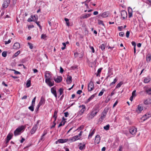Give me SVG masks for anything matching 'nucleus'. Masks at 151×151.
I'll use <instances>...</instances> for the list:
<instances>
[{"label":"nucleus","instance_id":"nucleus-41","mask_svg":"<svg viewBox=\"0 0 151 151\" xmlns=\"http://www.w3.org/2000/svg\"><path fill=\"white\" fill-rule=\"evenodd\" d=\"M34 106H32V105H31V106H29L28 107V108L30 110L32 111L34 110Z\"/></svg>","mask_w":151,"mask_h":151},{"label":"nucleus","instance_id":"nucleus-1","mask_svg":"<svg viewBox=\"0 0 151 151\" xmlns=\"http://www.w3.org/2000/svg\"><path fill=\"white\" fill-rule=\"evenodd\" d=\"M24 129L25 127L23 126H21L19 127L14 131V135L16 136L20 134L21 133L24 131Z\"/></svg>","mask_w":151,"mask_h":151},{"label":"nucleus","instance_id":"nucleus-9","mask_svg":"<svg viewBox=\"0 0 151 151\" xmlns=\"http://www.w3.org/2000/svg\"><path fill=\"white\" fill-rule=\"evenodd\" d=\"M99 110L98 109H94L93 111L91 113V114L90 116V117L91 118H93L94 116H95L97 113L98 112Z\"/></svg>","mask_w":151,"mask_h":151},{"label":"nucleus","instance_id":"nucleus-52","mask_svg":"<svg viewBox=\"0 0 151 151\" xmlns=\"http://www.w3.org/2000/svg\"><path fill=\"white\" fill-rule=\"evenodd\" d=\"M83 127H84L83 126V125L81 126L80 127H79L76 130H75L74 131V132H75V131H76L77 130H78V129H82L83 128Z\"/></svg>","mask_w":151,"mask_h":151},{"label":"nucleus","instance_id":"nucleus-60","mask_svg":"<svg viewBox=\"0 0 151 151\" xmlns=\"http://www.w3.org/2000/svg\"><path fill=\"white\" fill-rule=\"evenodd\" d=\"M64 71V70L61 67H60V73H62Z\"/></svg>","mask_w":151,"mask_h":151},{"label":"nucleus","instance_id":"nucleus-43","mask_svg":"<svg viewBox=\"0 0 151 151\" xmlns=\"http://www.w3.org/2000/svg\"><path fill=\"white\" fill-rule=\"evenodd\" d=\"M47 37V36H46V35L45 34H42V35H41V38L42 39H44Z\"/></svg>","mask_w":151,"mask_h":151},{"label":"nucleus","instance_id":"nucleus-29","mask_svg":"<svg viewBox=\"0 0 151 151\" xmlns=\"http://www.w3.org/2000/svg\"><path fill=\"white\" fill-rule=\"evenodd\" d=\"M150 81V78L149 77L145 78L144 80L145 83H147Z\"/></svg>","mask_w":151,"mask_h":151},{"label":"nucleus","instance_id":"nucleus-30","mask_svg":"<svg viewBox=\"0 0 151 151\" xmlns=\"http://www.w3.org/2000/svg\"><path fill=\"white\" fill-rule=\"evenodd\" d=\"M63 90H64L63 88H60L59 89V97L63 94Z\"/></svg>","mask_w":151,"mask_h":151},{"label":"nucleus","instance_id":"nucleus-8","mask_svg":"<svg viewBox=\"0 0 151 151\" xmlns=\"http://www.w3.org/2000/svg\"><path fill=\"white\" fill-rule=\"evenodd\" d=\"M122 17L123 19L126 18L127 17V13L126 11L122 10L121 12Z\"/></svg>","mask_w":151,"mask_h":151},{"label":"nucleus","instance_id":"nucleus-50","mask_svg":"<svg viewBox=\"0 0 151 151\" xmlns=\"http://www.w3.org/2000/svg\"><path fill=\"white\" fill-rule=\"evenodd\" d=\"M20 53V51L19 50L17 52H16L14 55L15 57H17Z\"/></svg>","mask_w":151,"mask_h":151},{"label":"nucleus","instance_id":"nucleus-21","mask_svg":"<svg viewBox=\"0 0 151 151\" xmlns=\"http://www.w3.org/2000/svg\"><path fill=\"white\" fill-rule=\"evenodd\" d=\"M128 11L129 12V17L130 18L132 15V8L129 7L128 9Z\"/></svg>","mask_w":151,"mask_h":151},{"label":"nucleus","instance_id":"nucleus-15","mask_svg":"<svg viewBox=\"0 0 151 151\" xmlns=\"http://www.w3.org/2000/svg\"><path fill=\"white\" fill-rule=\"evenodd\" d=\"M51 92L54 95L56 98H57V95L56 89L55 87H53L51 88Z\"/></svg>","mask_w":151,"mask_h":151},{"label":"nucleus","instance_id":"nucleus-7","mask_svg":"<svg viewBox=\"0 0 151 151\" xmlns=\"http://www.w3.org/2000/svg\"><path fill=\"white\" fill-rule=\"evenodd\" d=\"M151 116V114L149 113H147L142 116V119L143 121H145Z\"/></svg>","mask_w":151,"mask_h":151},{"label":"nucleus","instance_id":"nucleus-53","mask_svg":"<svg viewBox=\"0 0 151 151\" xmlns=\"http://www.w3.org/2000/svg\"><path fill=\"white\" fill-rule=\"evenodd\" d=\"M129 31H127L126 33V37L127 38L129 37Z\"/></svg>","mask_w":151,"mask_h":151},{"label":"nucleus","instance_id":"nucleus-35","mask_svg":"<svg viewBox=\"0 0 151 151\" xmlns=\"http://www.w3.org/2000/svg\"><path fill=\"white\" fill-rule=\"evenodd\" d=\"M110 127V125L109 124H107L106 126H105L104 127V129L106 130H108L109 129V128Z\"/></svg>","mask_w":151,"mask_h":151},{"label":"nucleus","instance_id":"nucleus-4","mask_svg":"<svg viewBox=\"0 0 151 151\" xmlns=\"http://www.w3.org/2000/svg\"><path fill=\"white\" fill-rule=\"evenodd\" d=\"M46 83L50 87L54 85V81L52 79L47 80H45Z\"/></svg>","mask_w":151,"mask_h":151},{"label":"nucleus","instance_id":"nucleus-44","mask_svg":"<svg viewBox=\"0 0 151 151\" xmlns=\"http://www.w3.org/2000/svg\"><path fill=\"white\" fill-rule=\"evenodd\" d=\"M105 91V90L103 89L102 91L99 94V96H101L103 94L104 92Z\"/></svg>","mask_w":151,"mask_h":151},{"label":"nucleus","instance_id":"nucleus-37","mask_svg":"<svg viewBox=\"0 0 151 151\" xmlns=\"http://www.w3.org/2000/svg\"><path fill=\"white\" fill-rule=\"evenodd\" d=\"M105 47L106 46L104 44H102L99 47L102 50H103L105 49Z\"/></svg>","mask_w":151,"mask_h":151},{"label":"nucleus","instance_id":"nucleus-58","mask_svg":"<svg viewBox=\"0 0 151 151\" xmlns=\"http://www.w3.org/2000/svg\"><path fill=\"white\" fill-rule=\"evenodd\" d=\"M118 28L119 30L120 31L122 30L123 29V26L118 27Z\"/></svg>","mask_w":151,"mask_h":151},{"label":"nucleus","instance_id":"nucleus-31","mask_svg":"<svg viewBox=\"0 0 151 151\" xmlns=\"http://www.w3.org/2000/svg\"><path fill=\"white\" fill-rule=\"evenodd\" d=\"M94 133V130H93L90 133L88 136V139L90 138L92 136L93 134Z\"/></svg>","mask_w":151,"mask_h":151},{"label":"nucleus","instance_id":"nucleus-33","mask_svg":"<svg viewBox=\"0 0 151 151\" xmlns=\"http://www.w3.org/2000/svg\"><path fill=\"white\" fill-rule=\"evenodd\" d=\"M123 84V83L122 82H120L119 83L117 84L116 85L115 88H119L120 87V86L122 85V84Z\"/></svg>","mask_w":151,"mask_h":151},{"label":"nucleus","instance_id":"nucleus-36","mask_svg":"<svg viewBox=\"0 0 151 151\" xmlns=\"http://www.w3.org/2000/svg\"><path fill=\"white\" fill-rule=\"evenodd\" d=\"M31 84V81L30 80H28L27 81V82L26 83V86L28 88L30 86Z\"/></svg>","mask_w":151,"mask_h":151},{"label":"nucleus","instance_id":"nucleus-25","mask_svg":"<svg viewBox=\"0 0 151 151\" xmlns=\"http://www.w3.org/2000/svg\"><path fill=\"white\" fill-rule=\"evenodd\" d=\"M151 60V55L150 54L147 55L146 57V61L147 62H149Z\"/></svg>","mask_w":151,"mask_h":151},{"label":"nucleus","instance_id":"nucleus-62","mask_svg":"<svg viewBox=\"0 0 151 151\" xmlns=\"http://www.w3.org/2000/svg\"><path fill=\"white\" fill-rule=\"evenodd\" d=\"M11 40H9L7 41H5V44L6 45L10 43Z\"/></svg>","mask_w":151,"mask_h":151},{"label":"nucleus","instance_id":"nucleus-49","mask_svg":"<svg viewBox=\"0 0 151 151\" xmlns=\"http://www.w3.org/2000/svg\"><path fill=\"white\" fill-rule=\"evenodd\" d=\"M35 23L37 24V25L39 26L40 29H41L42 27L40 24V22H37V21H36Z\"/></svg>","mask_w":151,"mask_h":151},{"label":"nucleus","instance_id":"nucleus-51","mask_svg":"<svg viewBox=\"0 0 151 151\" xmlns=\"http://www.w3.org/2000/svg\"><path fill=\"white\" fill-rule=\"evenodd\" d=\"M105 116H104L102 114L101 117L99 119L100 121H102L105 118Z\"/></svg>","mask_w":151,"mask_h":151},{"label":"nucleus","instance_id":"nucleus-2","mask_svg":"<svg viewBox=\"0 0 151 151\" xmlns=\"http://www.w3.org/2000/svg\"><path fill=\"white\" fill-rule=\"evenodd\" d=\"M94 88V84L92 81H91L88 84V91H92Z\"/></svg>","mask_w":151,"mask_h":151},{"label":"nucleus","instance_id":"nucleus-11","mask_svg":"<svg viewBox=\"0 0 151 151\" xmlns=\"http://www.w3.org/2000/svg\"><path fill=\"white\" fill-rule=\"evenodd\" d=\"M69 141L68 139H60L58 140L55 142L56 144H57L58 142L60 143H64L65 142L68 141Z\"/></svg>","mask_w":151,"mask_h":151},{"label":"nucleus","instance_id":"nucleus-17","mask_svg":"<svg viewBox=\"0 0 151 151\" xmlns=\"http://www.w3.org/2000/svg\"><path fill=\"white\" fill-rule=\"evenodd\" d=\"M13 47L14 49H19L20 47V44L19 43L16 42L14 44Z\"/></svg>","mask_w":151,"mask_h":151},{"label":"nucleus","instance_id":"nucleus-45","mask_svg":"<svg viewBox=\"0 0 151 151\" xmlns=\"http://www.w3.org/2000/svg\"><path fill=\"white\" fill-rule=\"evenodd\" d=\"M28 45L30 49H32L33 48V45L32 43L28 42Z\"/></svg>","mask_w":151,"mask_h":151},{"label":"nucleus","instance_id":"nucleus-59","mask_svg":"<svg viewBox=\"0 0 151 151\" xmlns=\"http://www.w3.org/2000/svg\"><path fill=\"white\" fill-rule=\"evenodd\" d=\"M65 124V122H63V124H62V123L61 122L58 125V127H59L63 125H64Z\"/></svg>","mask_w":151,"mask_h":151},{"label":"nucleus","instance_id":"nucleus-64","mask_svg":"<svg viewBox=\"0 0 151 151\" xmlns=\"http://www.w3.org/2000/svg\"><path fill=\"white\" fill-rule=\"evenodd\" d=\"M118 103V101H116L114 104L113 105V107H115L116 106L117 104Z\"/></svg>","mask_w":151,"mask_h":151},{"label":"nucleus","instance_id":"nucleus-14","mask_svg":"<svg viewBox=\"0 0 151 151\" xmlns=\"http://www.w3.org/2000/svg\"><path fill=\"white\" fill-rule=\"evenodd\" d=\"M45 102V98L43 97L42 96L40 99V101L39 103V106H40L42 104H44Z\"/></svg>","mask_w":151,"mask_h":151},{"label":"nucleus","instance_id":"nucleus-63","mask_svg":"<svg viewBox=\"0 0 151 151\" xmlns=\"http://www.w3.org/2000/svg\"><path fill=\"white\" fill-rule=\"evenodd\" d=\"M132 45H133L134 46V47H136V43L132 41Z\"/></svg>","mask_w":151,"mask_h":151},{"label":"nucleus","instance_id":"nucleus-5","mask_svg":"<svg viewBox=\"0 0 151 151\" xmlns=\"http://www.w3.org/2000/svg\"><path fill=\"white\" fill-rule=\"evenodd\" d=\"M10 1L9 0H4L2 4V7L4 8H6L9 6Z\"/></svg>","mask_w":151,"mask_h":151},{"label":"nucleus","instance_id":"nucleus-10","mask_svg":"<svg viewBox=\"0 0 151 151\" xmlns=\"http://www.w3.org/2000/svg\"><path fill=\"white\" fill-rule=\"evenodd\" d=\"M79 107H81L82 109L80 110L79 111V113L80 114H82L83 112L85 111L86 110V108L85 105H80L79 106Z\"/></svg>","mask_w":151,"mask_h":151},{"label":"nucleus","instance_id":"nucleus-48","mask_svg":"<svg viewBox=\"0 0 151 151\" xmlns=\"http://www.w3.org/2000/svg\"><path fill=\"white\" fill-rule=\"evenodd\" d=\"M12 70L14 71V73L15 74H20V72H19V71H16L15 70L12 69Z\"/></svg>","mask_w":151,"mask_h":151},{"label":"nucleus","instance_id":"nucleus-19","mask_svg":"<svg viewBox=\"0 0 151 151\" xmlns=\"http://www.w3.org/2000/svg\"><path fill=\"white\" fill-rule=\"evenodd\" d=\"M66 82L68 84H70L72 82V77L69 76L68 75L67 79L66 80Z\"/></svg>","mask_w":151,"mask_h":151},{"label":"nucleus","instance_id":"nucleus-54","mask_svg":"<svg viewBox=\"0 0 151 151\" xmlns=\"http://www.w3.org/2000/svg\"><path fill=\"white\" fill-rule=\"evenodd\" d=\"M136 90H134L133 92H132V96H133V97L134 96H136V94H135V93H136Z\"/></svg>","mask_w":151,"mask_h":151},{"label":"nucleus","instance_id":"nucleus-46","mask_svg":"<svg viewBox=\"0 0 151 151\" xmlns=\"http://www.w3.org/2000/svg\"><path fill=\"white\" fill-rule=\"evenodd\" d=\"M2 56L4 57H6L7 55V52L6 51H4L2 53Z\"/></svg>","mask_w":151,"mask_h":151},{"label":"nucleus","instance_id":"nucleus-47","mask_svg":"<svg viewBox=\"0 0 151 151\" xmlns=\"http://www.w3.org/2000/svg\"><path fill=\"white\" fill-rule=\"evenodd\" d=\"M85 148V145H81L79 147V149L80 150H82Z\"/></svg>","mask_w":151,"mask_h":151},{"label":"nucleus","instance_id":"nucleus-20","mask_svg":"<svg viewBox=\"0 0 151 151\" xmlns=\"http://www.w3.org/2000/svg\"><path fill=\"white\" fill-rule=\"evenodd\" d=\"M54 80L57 83H60L62 80V77L60 76H58L56 78H54Z\"/></svg>","mask_w":151,"mask_h":151},{"label":"nucleus","instance_id":"nucleus-61","mask_svg":"<svg viewBox=\"0 0 151 151\" xmlns=\"http://www.w3.org/2000/svg\"><path fill=\"white\" fill-rule=\"evenodd\" d=\"M90 48L91 49L92 52L93 53H94L95 52V50L94 49V48L93 47L90 46Z\"/></svg>","mask_w":151,"mask_h":151},{"label":"nucleus","instance_id":"nucleus-24","mask_svg":"<svg viewBox=\"0 0 151 151\" xmlns=\"http://www.w3.org/2000/svg\"><path fill=\"white\" fill-rule=\"evenodd\" d=\"M109 15V12H105L102 14L101 17H106L108 16Z\"/></svg>","mask_w":151,"mask_h":151},{"label":"nucleus","instance_id":"nucleus-28","mask_svg":"<svg viewBox=\"0 0 151 151\" xmlns=\"http://www.w3.org/2000/svg\"><path fill=\"white\" fill-rule=\"evenodd\" d=\"M138 111L139 112H140L143 110V108L140 105H139L137 107Z\"/></svg>","mask_w":151,"mask_h":151},{"label":"nucleus","instance_id":"nucleus-13","mask_svg":"<svg viewBox=\"0 0 151 151\" xmlns=\"http://www.w3.org/2000/svg\"><path fill=\"white\" fill-rule=\"evenodd\" d=\"M37 129V127L36 124L34 126L31 130V134H34L35 132Z\"/></svg>","mask_w":151,"mask_h":151},{"label":"nucleus","instance_id":"nucleus-16","mask_svg":"<svg viewBox=\"0 0 151 151\" xmlns=\"http://www.w3.org/2000/svg\"><path fill=\"white\" fill-rule=\"evenodd\" d=\"M91 15V14H86L82 15L80 17V18L81 19L87 18L90 17Z\"/></svg>","mask_w":151,"mask_h":151},{"label":"nucleus","instance_id":"nucleus-22","mask_svg":"<svg viewBox=\"0 0 151 151\" xmlns=\"http://www.w3.org/2000/svg\"><path fill=\"white\" fill-rule=\"evenodd\" d=\"M68 140L70 142H74L77 140H78V139L76 137H75V136L68 139Z\"/></svg>","mask_w":151,"mask_h":151},{"label":"nucleus","instance_id":"nucleus-18","mask_svg":"<svg viewBox=\"0 0 151 151\" xmlns=\"http://www.w3.org/2000/svg\"><path fill=\"white\" fill-rule=\"evenodd\" d=\"M144 103L145 105L150 104H151V100L150 99H147L144 101Z\"/></svg>","mask_w":151,"mask_h":151},{"label":"nucleus","instance_id":"nucleus-12","mask_svg":"<svg viewBox=\"0 0 151 151\" xmlns=\"http://www.w3.org/2000/svg\"><path fill=\"white\" fill-rule=\"evenodd\" d=\"M101 139V138L99 135L98 134L95 137L94 142H95L97 144L99 143Z\"/></svg>","mask_w":151,"mask_h":151},{"label":"nucleus","instance_id":"nucleus-42","mask_svg":"<svg viewBox=\"0 0 151 151\" xmlns=\"http://www.w3.org/2000/svg\"><path fill=\"white\" fill-rule=\"evenodd\" d=\"M36 98V97H35L34 99H32V106H35V99Z\"/></svg>","mask_w":151,"mask_h":151},{"label":"nucleus","instance_id":"nucleus-26","mask_svg":"<svg viewBox=\"0 0 151 151\" xmlns=\"http://www.w3.org/2000/svg\"><path fill=\"white\" fill-rule=\"evenodd\" d=\"M12 134H9L7 137V142H8L10 140V139L12 138Z\"/></svg>","mask_w":151,"mask_h":151},{"label":"nucleus","instance_id":"nucleus-38","mask_svg":"<svg viewBox=\"0 0 151 151\" xmlns=\"http://www.w3.org/2000/svg\"><path fill=\"white\" fill-rule=\"evenodd\" d=\"M117 81V78H116L114 80V81L111 82L110 85V86H111V85H113Z\"/></svg>","mask_w":151,"mask_h":151},{"label":"nucleus","instance_id":"nucleus-3","mask_svg":"<svg viewBox=\"0 0 151 151\" xmlns=\"http://www.w3.org/2000/svg\"><path fill=\"white\" fill-rule=\"evenodd\" d=\"M45 80H47L52 79V76L50 73L48 71H46L45 73Z\"/></svg>","mask_w":151,"mask_h":151},{"label":"nucleus","instance_id":"nucleus-57","mask_svg":"<svg viewBox=\"0 0 151 151\" xmlns=\"http://www.w3.org/2000/svg\"><path fill=\"white\" fill-rule=\"evenodd\" d=\"M64 114L65 115V117H67L69 114V113L68 112H65Z\"/></svg>","mask_w":151,"mask_h":151},{"label":"nucleus","instance_id":"nucleus-40","mask_svg":"<svg viewBox=\"0 0 151 151\" xmlns=\"http://www.w3.org/2000/svg\"><path fill=\"white\" fill-rule=\"evenodd\" d=\"M98 23L99 24H101L104 26V24L103 22L102 21L100 20H98Z\"/></svg>","mask_w":151,"mask_h":151},{"label":"nucleus","instance_id":"nucleus-23","mask_svg":"<svg viewBox=\"0 0 151 151\" xmlns=\"http://www.w3.org/2000/svg\"><path fill=\"white\" fill-rule=\"evenodd\" d=\"M57 113H58L57 111H55L54 114L53 116V117L54 118V122H55V121H56V120L57 118Z\"/></svg>","mask_w":151,"mask_h":151},{"label":"nucleus","instance_id":"nucleus-32","mask_svg":"<svg viewBox=\"0 0 151 151\" xmlns=\"http://www.w3.org/2000/svg\"><path fill=\"white\" fill-rule=\"evenodd\" d=\"M95 96L94 94L92 95L87 100V102L88 103L93 99Z\"/></svg>","mask_w":151,"mask_h":151},{"label":"nucleus","instance_id":"nucleus-55","mask_svg":"<svg viewBox=\"0 0 151 151\" xmlns=\"http://www.w3.org/2000/svg\"><path fill=\"white\" fill-rule=\"evenodd\" d=\"M124 32H121L119 33V35L120 36L123 37L124 35Z\"/></svg>","mask_w":151,"mask_h":151},{"label":"nucleus","instance_id":"nucleus-6","mask_svg":"<svg viewBox=\"0 0 151 151\" xmlns=\"http://www.w3.org/2000/svg\"><path fill=\"white\" fill-rule=\"evenodd\" d=\"M137 129L135 127H132L129 129V132L132 135H135L137 132Z\"/></svg>","mask_w":151,"mask_h":151},{"label":"nucleus","instance_id":"nucleus-27","mask_svg":"<svg viewBox=\"0 0 151 151\" xmlns=\"http://www.w3.org/2000/svg\"><path fill=\"white\" fill-rule=\"evenodd\" d=\"M31 17L33 20L34 21H36L38 20V18L37 15L31 16Z\"/></svg>","mask_w":151,"mask_h":151},{"label":"nucleus","instance_id":"nucleus-56","mask_svg":"<svg viewBox=\"0 0 151 151\" xmlns=\"http://www.w3.org/2000/svg\"><path fill=\"white\" fill-rule=\"evenodd\" d=\"M106 111H105L104 110V111H103V112H102V115H103V116H104L105 117L106 116Z\"/></svg>","mask_w":151,"mask_h":151},{"label":"nucleus","instance_id":"nucleus-39","mask_svg":"<svg viewBox=\"0 0 151 151\" xmlns=\"http://www.w3.org/2000/svg\"><path fill=\"white\" fill-rule=\"evenodd\" d=\"M65 20L66 22V23L67 24V25L68 26H69L70 25V24H69V19L67 18H65Z\"/></svg>","mask_w":151,"mask_h":151},{"label":"nucleus","instance_id":"nucleus-34","mask_svg":"<svg viewBox=\"0 0 151 151\" xmlns=\"http://www.w3.org/2000/svg\"><path fill=\"white\" fill-rule=\"evenodd\" d=\"M146 91L148 94H151V88H149L148 89L146 90Z\"/></svg>","mask_w":151,"mask_h":151}]
</instances>
